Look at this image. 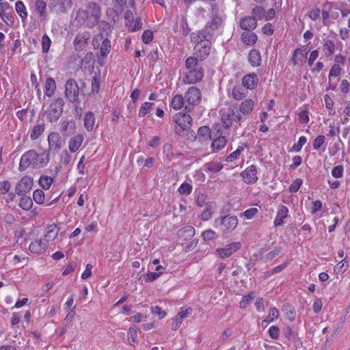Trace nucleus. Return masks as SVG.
<instances>
[{
	"instance_id": "nucleus-1",
	"label": "nucleus",
	"mask_w": 350,
	"mask_h": 350,
	"mask_svg": "<svg viewBox=\"0 0 350 350\" xmlns=\"http://www.w3.org/2000/svg\"><path fill=\"white\" fill-rule=\"evenodd\" d=\"M100 8L95 2H89L85 8H79L76 14L75 21L80 25H85L89 28H93L100 21Z\"/></svg>"
},
{
	"instance_id": "nucleus-2",
	"label": "nucleus",
	"mask_w": 350,
	"mask_h": 350,
	"mask_svg": "<svg viewBox=\"0 0 350 350\" xmlns=\"http://www.w3.org/2000/svg\"><path fill=\"white\" fill-rule=\"evenodd\" d=\"M212 35L208 29H204L191 34V41L196 44L193 54L200 60H204L210 53Z\"/></svg>"
},
{
	"instance_id": "nucleus-3",
	"label": "nucleus",
	"mask_w": 350,
	"mask_h": 350,
	"mask_svg": "<svg viewBox=\"0 0 350 350\" xmlns=\"http://www.w3.org/2000/svg\"><path fill=\"white\" fill-rule=\"evenodd\" d=\"M238 224V219L234 215L219 216L214 221V226L218 228L223 233L227 234L232 232Z\"/></svg>"
},
{
	"instance_id": "nucleus-4",
	"label": "nucleus",
	"mask_w": 350,
	"mask_h": 350,
	"mask_svg": "<svg viewBox=\"0 0 350 350\" xmlns=\"http://www.w3.org/2000/svg\"><path fill=\"white\" fill-rule=\"evenodd\" d=\"M64 101L62 98L54 100L46 111V120L50 122H55L62 116Z\"/></svg>"
},
{
	"instance_id": "nucleus-5",
	"label": "nucleus",
	"mask_w": 350,
	"mask_h": 350,
	"mask_svg": "<svg viewBox=\"0 0 350 350\" xmlns=\"http://www.w3.org/2000/svg\"><path fill=\"white\" fill-rule=\"evenodd\" d=\"M73 5L72 0H51L49 4L50 12L57 16L67 14Z\"/></svg>"
},
{
	"instance_id": "nucleus-6",
	"label": "nucleus",
	"mask_w": 350,
	"mask_h": 350,
	"mask_svg": "<svg viewBox=\"0 0 350 350\" xmlns=\"http://www.w3.org/2000/svg\"><path fill=\"white\" fill-rule=\"evenodd\" d=\"M201 92L196 87H191L185 95L186 102L185 110L190 111L193 107L200 103L201 100Z\"/></svg>"
},
{
	"instance_id": "nucleus-7",
	"label": "nucleus",
	"mask_w": 350,
	"mask_h": 350,
	"mask_svg": "<svg viewBox=\"0 0 350 350\" xmlns=\"http://www.w3.org/2000/svg\"><path fill=\"white\" fill-rule=\"evenodd\" d=\"M79 88L73 79H68L65 84V96L70 103H76L79 99Z\"/></svg>"
},
{
	"instance_id": "nucleus-8",
	"label": "nucleus",
	"mask_w": 350,
	"mask_h": 350,
	"mask_svg": "<svg viewBox=\"0 0 350 350\" xmlns=\"http://www.w3.org/2000/svg\"><path fill=\"white\" fill-rule=\"evenodd\" d=\"M174 120L180 127L179 130L176 131L177 133H180L182 131L190 129L193 121L190 115L182 113L175 114Z\"/></svg>"
},
{
	"instance_id": "nucleus-9",
	"label": "nucleus",
	"mask_w": 350,
	"mask_h": 350,
	"mask_svg": "<svg viewBox=\"0 0 350 350\" xmlns=\"http://www.w3.org/2000/svg\"><path fill=\"white\" fill-rule=\"evenodd\" d=\"M241 247L240 242H233L222 248H217L216 254L221 258H226L230 256L233 253L239 250Z\"/></svg>"
},
{
	"instance_id": "nucleus-10",
	"label": "nucleus",
	"mask_w": 350,
	"mask_h": 350,
	"mask_svg": "<svg viewBox=\"0 0 350 350\" xmlns=\"http://www.w3.org/2000/svg\"><path fill=\"white\" fill-rule=\"evenodd\" d=\"M32 185L33 178L30 176H25L16 184L15 187L16 193L18 196L25 195L31 189Z\"/></svg>"
},
{
	"instance_id": "nucleus-11",
	"label": "nucleus",
	"mask_w": 350,
	"mask_h": 350,
	"mask_svg": "<svg viewBox=\"0 0 350 350\" xmlns=\"http://www.w3.org/2000/svg\"><path fill=\"white\" fill-rule=\"evenodd\" d=\"M204 76V70L202 67L188 70L183 77V82L187 84H193L202 80Z\"/></svg>"
},
{
	"instance_id": "nucleus-12",
	"label": "nucleus",
	"mask_w": 350,
	"mask_h": 350,
	"mask_svg": "<svg viewBox=\"0 0 350 350\" xmlns=\"http://www.w3.org/2000/svg\"><path fill=\"white\" fill-rule=\"evenodd\" d=\"M91 35L89 31H84L76 35L73 45L75 51H81L85 49L88 45V41L90 39Z\"/></svg>"
},
{
	"instance_id": "nucleus-13",
	"label": "nucleus",
	"mask_w": 350,
	"mask_h": 350,
	"mask_svg": "<svg viewBox=\"0 0 350 350\" xmlns=\"http://www.w3.org/2000/svg\"><path fill=\"white\" fill-rule=\"evenodd\" d=\"M34 158H37V152L34 150H30L23 154L20 161L19 170L24 171L27 167H32Z\"/></svg>"
},
{
	"instance_id": "nucleus-14",
	"label": "nucleus",
	"mask_w": 350,
	"mask_h": 350,
	"mask_svg": "<svg viewBox=\"0 0 350 350\" xmlns=\"http://www.w3.org/2000/svg\"><path fill=\"white\" fill-rule=\"evenodd\" d=\"M241 175L243 182L247 184H254L258 180L257 170L253 165L247 167Z\"/></svg>"
},
{
	"instance_id": "nucleus-15",
	"label": "nucleus",
	"mask_w": 350,
	"mask_h": 350,
	"mask_svg": "<svg viewBox=\"0 0 350 350\" xmlns=\"http://www.w3.org/2000/svg\"><path fill=\"white\" fill-rule=\"evenodd\" d=\"M258 77L256 74L252 73L245 75L242 79V85L247 90H252L257 88Z\"/></svg>"
},
{
	"instance_id": "nucleus-16",
	"label": "nucleus",
	"mask_w": 350,
	"mask_h": 350,
	"mask_svg": "<svg viewBox=\"0 0 350 350\" xmlns=\"http://www.w3.org/2000/svg\"><path fill=\"white\" fill-rule=\"evenodd\" d=\"M221 120L225 129H229L234 121V108L220 110Z\"/></svg>"
},
{
	"instance_id": "nucleus-17",
	"label": "nucleus",
	"mask_w": 350,
	"mask_h": 350,
	"mask_svg": "<svg viewBox=\"0 0 350 350\" xmlns=\"http://www.w3.org/2000/svg\"><path fill=\"white\" fill-rule=\"evenodd\" d=\"M288 216V208L280 204L278 206L277 214L275 218L273 225L275 227L282 226L284 224V219Z\"/></svg>"
},
{
	"instance_id": "nucleus-18",
	"label": "nucleus",
	"mask_w": 350,
	"mask_h": 350,
	"mask_svg": "<svg viewBox=\"0 0 350 350\" xmlns=\"http://www.w3.org/2000/svg\"><path fill=\"white\" fill-rule=\"evenodd\" d=\"M48 143L49 149L51 150L59 151L62 148L61 137L58 133L52 132L48 136Z\"/></svg>"
},
{
	"instance_id": "nucleus-19",
	"label": "nucleus",
	"mask_w": 350,
	"mask_h": 350,
	"mask_svg": "<svg viewBox=\"0 0 350 350\" xmlns=\"http://www.w3.org/2000/svg\"><path fill=\"white\" fill-rule=\"evenodd\" d=\"M47 247L48 245L44 240L37 239L29 245V249L31 253L41 254L46 250Z\"/></svg>"
},
{
	"instance_id": "nucleus-20",
	"label": "nucleus",
	"mask_w": 350,
	"mask_h": 350,
	"mask_svg": "<svg viewBox=\"0 0 350 350\" xmlns=\"http://www.w3.org/2000/svg\"><path fill=\"white\" fill-rule=\"evenodd\" d=\"M50 157L49 154L46 152H44L40 154L37 153V158H34L33 160V164L32 167L34 169H40L44 167L49 162Z\"/></svg>"
},
{
	"instance_id": "nucleus-21",
	"label": "nucleus",
	"mask_w": 350,
	"mask_h": 350,
	"mask_svg": "<svg viewBox=\"0 0 350 350\" xmlns=\"http://www.w3.org/2000/svg\"><path fill=\"white\" fill-rule=\"evenodd\" d=\"M192 309L191 308H187L186 310H182L178 312L176 317L174 319L172 324V329L173 330H176L179 328L180 325L183 323V319L189 317L191 314Z\"/></svg>"
},
{
	"instance_id": "nucleus-22",
	"label": "nucleus",
	"mask_w": 350,
	"mask_h": 350,
	"mask_svg": "<svg viewBox=\"0 0 350 350\" xmlns=\"http://www.w3.org/2000/svg\"><path fill=\"white\" fill-rule=\"evenodd\" d=\"M83 136L81 134H77L71 137L68 142V148L71 152H75L81 147L83 141Z\"/></svg>"
},
{
	"instance_id": "nucleus-23",
	"label": "nucleus",
	"mask_w": 350,
	"mask_h": 350,
	"mask_svg": "<svg viewBox=\"0 0 350 350\" xmlns=\"http://www.w3.org/2000/svg\"><path fill=\"white\" fill-rule=\"evenodd\" d=\"M254 107V101L251 98L245 99L239 105V111L243 116L250 115Z\"/></svg>"
},
{
	"instance_id": "nucleus-24",
	"label": "nucleus",
	"mask_w": 350,
	"mask_h": 350,
	"mask_svg": "<svg viewBox=\"0 0 350 350\" xmlns=\"http://www.w3.org/2000/svg\"><path fill=\"white\" fill-rule=\"evenodd\" d=\"M248 94L247 90L243 85H235L232 90V97L237 100H242Z\"/></svg>"
},
{
	"instance_id": "nucleus-25",
	"label": "nucleus",
	"mask_w": 350,
	"mask_h": 350,
	"mask_svg": "<svg viewBox=\"0 0 350 350\" xmlns=\"http://www.w3.org/2000/svg\"><path fill=\"white\" fill-rule=\"evenodd\" d=\"M257 26V21L252 16H245L240 21V27L249 31L254 29Z\"/></svg>"
},
{
	"instance_id": "nucleus-26",
	"label": "nucleus",
	"mask_w": 350,
	"mask_h": 350,
	"mask_svg": "<svg viewBox=\"0 0 350 350\" xmlns=\"http://www.w3.org/2000/svg\"><path fill=\"white\" fill-rule=\"evenodd\" d=\"M59 228L55 224L49 225L46 228V232L44 234V241L47 243V242L50 241L54 240L58 235Z\"/></svg>"
},
{
	"instance_id": "nucleus-27",
	"label": "nucleus",
	"mask_w": 350,
	"mask_h": 350,
	"mask_svg": "<svg viewBox=\"0 0 350 350\" xmlns=\"http://www.w3.org/2000/svg\"><path fill=\"white\" fill-rule=\"evenodd\" d=\"M15 10L23 23L27 21L28 12L25 3L22 1H17L15 3Z\"/></svg>"
},
{
	"instance_id": "nucleus-28",
	"label": "nucleus",
	"mask_w": 350,
	"mask_h": 350,
	"mask_svg": "<svg viewBox=\"0 0 350 350\" xmlns=\"http://www.w3.org/2000/svg\"><path fill=\"white\" fill-rule=\"evenodd\" d=\"M76 128L75 122L73 120H63L61 124V131L64 135H70L72 134Z\"/></svg>"
},
{
	"instance_id": "nucleus-29",
	"label": "nucleus",
	"mask_w": 350,
	"mask_h": 350,
	"mask_svg": "<svg viewBox=\"0 0 350 350\" xmlns=\"http://www.w3.org/2000/svg\"><path fill=\"white\" fill-rule=\"evenodd\" d=\"M223 168V164L220 161H213L204 164V170L206 172L217 173Z\"/></svg>"
},
{
	"instance_id": "nucleus-30",
	"label": "nucleus",
	"mask_w": 350,
	"mask_h": 350,
	"mask_svg": "<svg viewBox=\"0 0 350 350\" xmlns=\"http://www.w3.org/2000/svg\"><path fill=\"white\" fill-rule=\"evenodd\" d=\"M211 139H213L211 148L214 151H218L226 146V139L224 136L217 137L216 135H214Z\"/></svg>"
},
{
	"instance_id": "nucleus-31",
	"label": "nucleus",
	"mask_w": 350,
	"mask_h": 350,
	"mask_svg": "<svg viewBox=\"0 0 350 350\" xmlns=\"http://www.w3.org/2000/svg\"><path fill=\"white\" fill-rule=\"evenodd\" d=\"M215 203L213 202H208L206 204L205 208L200 215V218L203 221L208 220L213 215L215 209Z\"/></svg>"
},
{
	"instance_id": "nucleus-32",
	"label": "nucleus",
	"mask_w": 350,
	"mask_h": 350,
	"mask_svg": "<svg viewBox=\"0 0 350 350\" xmlns=\"http://www.w3.org/2000/svg\"><path fill=\"white\" fill-rule=\"evenodd\" d=\"M95 125L94 114L89 111L85 113L84 117V126L88 131H92Z\"/></svg>"
},
{
	"instance_id": "nucleus-33",
	"label": "nucleus",
	"mask_w": 350,
	"mask_h": 350,
	"mask_svg": "<svg viewBox=\"0 0 350 350\" xmlns=\"http://www.w3.org/2000/svg\"><path fill=\"white\" fill-rule=\"evenodd\" d=\"M195 234V228L192 226H185L178 231L179 237L187 240L191 239Z\"/></svg>"
},
{
	"instance_id": "nucleus-34",
	"label": "nucleus",
	"mask_w": 350,
	"mask_h": 350,
	"mask_svg": "<svg viewBox=\"0 0 350 350\" xmlns=\"http://www.w3.org/2000/svg\"><path fill=\"white\" fill-rule=\"evenodd\" d=\"M248 59L252 66H258L261 63L260 53L256 49H252L250 52Z\"/></svg>"
},
{
	"instance_id": "nucleus-35",
	"label": "nucleus",
	"mask_w": 350,
	"mask_h": 350,
	"mask_svg": "<svg viewBox=\"0 0 350 350\" xmlns=\"http://www.w3.org/2000/svg\"><path fill=\"white\" fill-rule=\"evenodd\" d=\"M56 90V83L55 80L51 78H47L45 82V94L47 96L51 97L53 95Z\"/></svg>"
},
{
	"instance_id": "nucleus-36",
	"label": "nucleus",
	"mask_w": 350,
	"mask_h": 350,
	"mask_svg": "<svg viewBox=\"0 0 350 350\" xmlns=\"http://www.w3.org/2000/svg\"><path fill=\"white\" fill-rule=\"evenodd\" d=\"M241 40L245 44L252 45L256 43L257 36L253 32H243L241 35Z\"/></svg>"
},
{
	"instance_id": "nucleus-37",
	"label": "nucleus",
	"mask_w": 350,
	"mask_h": 350,
	"mask_svg": "<svg viewBox=\"0 0 350 350\" xmlns=\"http://www.w3.org/2000/svg\"><path fill=\"white\" fill-rule=\"evenodd\" d=\"M334 49L335 44L333 40H326L324 41L323 45V52L326 57L331 56L334 53Z\"/></svg>"
},
{
	"instance_id": "nucleus-38",
	"label": "nucleus",
	"mask_w": 350,
	"mask_h": 350,
	"mask_svg": "<svg viewBox=\"0 0 350 350\" xmlns=\"http://www.w3.org/2000/svg\"><path fill=\"white\" fill-rule=\"evenodd\" d=\"M185 103V98L180 94H176L172 98L171 106L174 110H179L184 106Z\"/></svg>"
},
{
	"instance_id": "nucleus-39",
	"label": "nucleus",
	"mask_w": 350,
	"mask_h": 350,
	"mask_svg": "<svg viewBox=\"0 0 350 350\" xmlns=\"http://www.w3.org/2000/svg\"><path fill=\"white\" fill-rule=\"evenodd\" d=\"M283 312L287 319L291 321H293L295 319V309L291 304H285L283 306Z\"/></svg>"
},
{
	"instance_id": "nucleus-40",
	"label": "nucleus",
	"mask_w": 350,
	"mask_h": 350,
	"mask_svg": "<svg viewBox=\"0 0 350 350\" xmlns=\"http://www.w3.org/2000/svg\"><path fill=\"white\" fill-rule=\"evenodd\" d=\"M35 9L40 17L46 16V3L44 0H36Z\"/></svg>"
},
{
	"instance_id": "nucleus-41",
	"label": "nucleus",
	"mask_w": 350,
	"mask_h": 350,
	"mask_svg": "<svg viewBox=\"0 0 350 350\" xmlns=\"http://www.w3.org/2000/svg\"><path fill=\"white\" fill-rule=\"evenodd\" d=\"M306 59V54L304 53L300 49H296L293 53V56L291 61L294 65L298 64L300 61L301 63L305 62Z\"/></svg>"
},
{
	"instance_id": "nucleus-42",
	"label": "nucleus",
	"mask_w": 350,
	"mask_h": 350,
	"mask_svg": "<svg viewBox=\"0 0 350 350\" xmlns=\"http://www.w3.org/2000/svg\"><path fill=\"white\" fill-rule=\"evenodd\" d=\"M279 315V311L276 308H271L269 310V316L267 319L262 321V324L267 325L269 323H271L275 320L278 319Z\"/></svg>"
},
{
	"instance_id": "nucleus-43",
	"label": "nucleus",
	"mask_w": 350,
	"mask_h": 350,
	"mask_svg": "<svg viewBox=\"0 0 350 350\" xmlns=\"http://www.w3.org/2000/svg\"><path fill=\"white\" fill-rule=\"evenodd\" d=\"M44 131V124L43 123L36 124L32 129L31 133V138L32 139H38Z\"/></svg>"
},
{
	"instance_id": "nucleus-44",
	"label": "nucleus",
	"mask_w": 350,
	"mask_h": 350,
	"mask_svg": "<svg viewBox=\"0 0 350 350\" xmlns=\"http://www.w3.org/2000/svg\"><path fill=\"white\" fill-rule=\"evenodd\" d=\"M53 182L52 177L42 175L39 179V184L44 189H49Z\"/></svg>"
},
{
	"instance_id": "nucleus-45",
	"label": "nucleus",
	"mask_w": 350,
	"mask_h": 350,
	"mask_svg": "<svg viewBox=\"0 0 350 350\" xmlns=\"http://www.w3.org/2000/svg\"><path fill=\"white\" fill-rule=\"evenodd\" d=\"M33 206V201L30 197H22L19 203V206L25 211H29Z\"/></svg>"
},
{
	"instance_id": "nucleus-46",
	"label": "nucleus",
	"mask_w": 350,
	"mask_h": 350,
	"mask_svg": "<svg viewBox=\"0 0 350 350\" xmlns=\"http://www.w3.org/2000/svg\"><path fill=\"white\" fill-rule=\"evenodd\" d=\"M198 58L194 55V57H189L186 59L185 66L188 70L195 69L201 67L198 62Z\"/></svg>"
},
{
	"instance_id": "nucleus-47",
	"label": "nucleus",
	"mask_w": 350,
	"mask_h": 350,
	"mask_svg": "<svg viewBox=\"0 0 350 350\" xmlns=\"http://www.w3.org/2000/svg\"><path fill=\"white\" fill-rule=\"evenodd\" d=\"M308 110L306 107L300 108L298 113V119L301 123L306 124L309 122Z\"/></svg>"
},
{
	"instance_id": "nucleus-48",
	"label": "nucleus",
	"mask_w": 350,
	"mask_h": 350,
	"mask_svg": "<svg viewBox=\"0 0 350 350\" xmlns=\"http://www.w3.org/2000/svg\"><path fill=\"white\" fill-rule=\"evenodd\" d=\"M252 16L255 18L256 21L257 20H260L263 18V16L265 15V9L261 6H256L252 10Z\"/></svg>"
},
{
	"instance_id": "nucleus-49",
	"label": "nucleus",
	"mask_w": 350,
	"mask_h": 350,
	"mask_svg": "<svg viewBox=\"0 0 350 350\" xmlns=\"http://www.w3.org/2000/svg\"><path fill=\"white\" fill-rule=\"evenodd\" d=\"M254 298V293H250L247 295H245L242 297L241 301L239 303L240 308H247L250 304L251 301Z\"/></svg>"
},
{
	"instance_id": "nucleus-50",
	"label": "nucleus",
	"mask_w": 350,
	"mask_h": 350,
	"mask_svg": "<svg viewBox=\"0 0 350 350\" xmlns=\"http://www.w3.org/2000/svg\"><path fill=\"white\" fill-rule=\"evenodd\" d=\"M111 50V42L109 39L106 38L103 40L101 47H100V54L102 56L105 57L108 55Z\"/></svg>"
},
{
	"instance_id": "nucleus-51",
	"label": "nucleus",
	"mask_w": 350,
	"mask_h": 350,
	"mask_svg": "<svg viewBox=\"0 0 350 350\" xmlns=\"http://www.w3.org/2000/svg\"><path fill=\"white\" fill-rule=\"evenodd\" d=\"M153 103L146 102L144 103L140 107L139 111V117H144L145 116L148 112H150L152 109Z\"/></svg>"
},
{
	"instance_id": "nucleus-52",
	"label": "nucleus",
	"mask_w": 350,
	"mask_h": 350,
	"mask_svg": "<svg viewBox=\"0 0 350 350\" xmlns=\"http://www.w3.org/2000/svg\"><path fill=\"white\" fill-rule=\"evenodd\" d=\"M33 198L34 201L39 204H41L44 201V193L41 189H36L33 193Z\"/></svg>"
},
{
	"instance_id": "nucleus-53",
	"label": "nucleus",
	"mask_w": 350,
	"mask_h": 350,
	"mask_svg": "<svg viewBox=\"0 0 350 350\" xmlns=\"http://www.w3.org/2000/svg\"><path fill=\"white\" fill-rule=\"evenodd\" d=\"M198 134L199 136H202L205 138L209 137L211 139L214 135V133H211L210 129L206 126L200 127L198 131Z\"/></svg>"
},
{
	"instance_id": "nucleus-54",
	"label": "nucleus",
	"mask_w": 350,
	"mask_h": 350,
	"mask_svg": "<svg viewBox=\"0 0 350 350\" xmlns=\"http://www.w3.org/2000/svg\"><path fill=\"white\" fill-rule=\"evenodd\" d=\"M192 189L193 187L190 184L184 183L178 189V192L182 195H189L191 193Z\"/></svg>"
},
{
	"instance_id": "nucleus-55",
	"label": "nucleus",
	"mask_w": 350,
	"mask_h": 350,
	"mask_svg": "<svg viewBox=\"0 0 350 350\" xmlns=\"http://www.w3.org/2000/svg\"><path fill=\"white\" fill-rule=\"evenodd\" d=\"M332 3L331 2H327L325 3L323 6L322 10V18L323 20V22L325 23V21H327L329 17V11L332 8Z\"/></svg>"
},
{
	"instance_id": "nucleus-56",
	"label": "nucleus",
	"mask_w": 350,
	"mask_h": 350,
	"mask_svg": "<svg viewBox=\"0 0 350 350\" xmlns=\"http://www.w3.org/2000/svg\"><path fill=\"white\" fill-rule=\"evenodd\" d=\"M51 41L49 37L44 34L42 38V49L43 53H47L50 49Z\"/></svg>"
},
{
	"instance_id": "nucleus-57",
	"label": "nucleus",
	"mask_w": 350,
	"mask_h": 350,
	"mask_svg": "<svg viewBox=\"0 0 350 350\" xmlns=\"http://www.w3.org/2000/svg\"><path fill=\"white\" fill-rule=\"evenodd\" d=\"M344 167L341 165L335 166L332 170V175L336 178H339L343 176Z\"/></svg>"
},
{
	"instance_id": "nucleus-58",
	"label": "nucleus",
	"mask_w": 350,
	"mask_h": 350,
	"mask_svg": "<svg viewBox=\"0 0 350 350\" xmlns=\"http://www.w3.org/2000/svg\"><path fill=\"white\" fill-rule=\"evenodd\" d=\"M306 137L301 136L299 137L298 142L295 144L292 148V150L295 152H299L301 150L302 146L306 143Z\"/></svg>"
},
{
	"instance_id": "nucleus-59",
	"label": "nucleus",
	"mask_w": 350,
	"mask_h": 350,
	"mask_svg": "<svg viewBox=\"0 0 350 350\" xmlns=\"http://www.w3.org/2000/svg\"><path fill=\"white\" fill-rule=\"evenodd\" d=\"M258 213V210L256 208H250L242 213L241 215H244L247 219H251L254 217Z\"/></svg>"
},
{
	"instance_id": "nucleus-60",
	"label": "nucleus",
	"mask_w": 350,
	"mask_h": 350,
	"mask_svg": "<svg viewBox=\"0 0 350 350\" xmlns=\"http://www.w3.org/2000/svg\"><path fill=\"white\" fill-rule=\"evenodd\" d=\"M324 101H325L326 108L331 110L329 113V115H333L335 113V111L332 109L333 105H334L333 100L329 97V96L328 94H325L324 96Z\"/></svg>"
},
{
	"instance_id": "nucleus-61",
	"label": "nucleus",
	"mask_w": 350,
	"mask_h": 350,
	"mask_svg": "<svg viewBox=\"0 0 350 350\" xmlns=\"http://www.w3.org/2000/svg\"><path fill=\"white\" fill-rule=\"evenodd\" d=\"M100 80L97 77H94L92 81V92L97 94L99 92L100 90Z\"/></svg>"
},
{
	"instance_id": "nucleus-62",
	"label": "nucleus",
	"mask_w": 350,
	"mask_h": 350,
	"mask_svg": "<svg viewBox=\"0 0 350 350\" xmlns=\"http://www.w3.org/2000/svg\"><path fill=\"white\" fill-rule=\"evenodd\" d=\"M302 184V180L300 178L295 179L289 187V191L292 193L297 192Z\"/></svg>"
},
{
	"instance_id": "nucleus-63",
	"label": "nucleus",
	"mask_w": 350,
	"mask_h": 350,
	"mask_svg": "<svg viewBox=\"0 0 350 350\" xmlns=\"http://www.w3.org/2000/svg\"><path fill=\"white\" fill-rule=\"evenodd\" d=\"M325 142V136L324 135H319L317 136L314 142H313V148L314 150H318L321 148V146Z\"/></svg>"
},
{
	"instance_id": "nucleus-64",
	"label": "nucleus",
	"mask_w": 350,
	"mask_h": 350,
	"mask_svg": "<svg viewBox=\"0 0 350 350\" xmlns=\"http://www.w3.org/2000/svg\"><path fill=\"white\" fill-rule=\"evenodd\" d=\"M153 38V33L152 31L147 29L144 31L142 39L143 42L146 44L149 43Z\"/></svg>"
}]
</instances>
